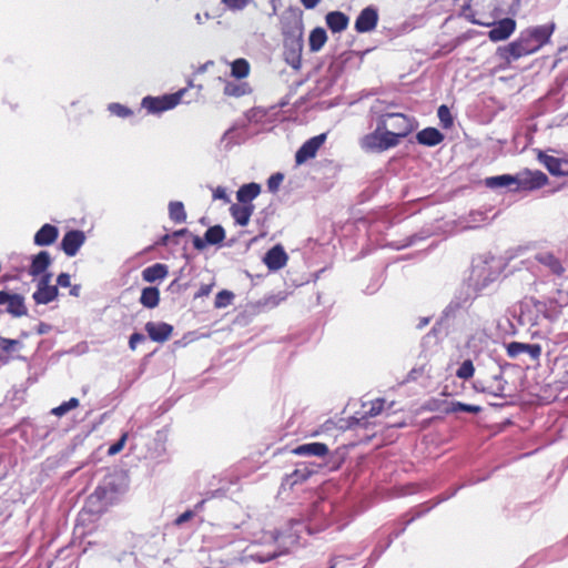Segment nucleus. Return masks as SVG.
I'll return each instance as SVG.
<instances>
[{"mask_svg":"<svg viewBox=\"0 0 568 568\" xmlns=\"http://www.w3.org/2000/svg\"><path fill=\"white\" fill-rule=\"evenodd\" d=\"M58 227L47 223L42 225L40 230L34 234L33 241L38 246H49L58 240Z\"/></svg>","mask_w":568,"mask_h":568,"instance_id":"obj_20","label":"nucleus"},{"mask_svg":"<svg viewBox=\"0 0 568 568\" xmlns=\"http://www.w3.org/2000/svg\"><path fill=\"white\" fill-rule=\"evenodd\" d=\"M516 29V21L511 18H505L495 22L488 32V38L494 41H503L508 39Z\"/></svg>","mask_w":568,"mask_h":568,"instance_id":"obj_16","label":"nucleus"},{"mask_svg":"<svg viewBox=\"0 0 568 568\" xmlns=\"http://www.w3.org/2000/svg\"><path fill=\"white\" fill-rule=\"evenodd\" d=\"M538 160L545 165L551 175L566 176L568 175V156L556 158L548 155L544 152L538 153Z\"/></svg>","mask_w":568,"mask_h":568,"instance_id":"obj_12","label":"nucleus"},{"mask_svg":"<svg viewBox=\"0 0 568 568\" xmlns=\"http://www.w3.org/2000/svg\"><path fill=\"white\" fill-rule=\"evenodd\" d=\"M378 22L377 10L373 7H367L361 11L356 21L355 30L358 33H365L374 30Z\"/></svg>","mask_w":568,"mask_h":568,"instance_id":"obj_15","label":"nucleus"},{"mask_svg":"<svg viewBox=\"0 0 568 568\" xmlns=\"http://www.w3.org/2000/svg\"><path fill=\"white\" fill-rule=\"evenodd\" d=\"M204 237L207 244L216 245L225 239V231L221 225H214L205 231Z\"/></svg>","mask_w":568,"mask_h":568,"instance_id":"obj_34","label":"nucleus"},{"mask_svg":"<svg viewBox=\"0 0 568 568\" xmlns=\"http://www.w3.org/2000/svg\"><path fill=\"white\" fill-rule=\"evenodd\" d=\"M444 134L436 128H426L416 134L419 144L426 146H435L444 141Z\"/></svg>","mask_w":568,"mask_h":568,"instance_id":"obj_24","label":"nucleus"},{"mask_svg":"<svg viewBox=\"0 0 568 568\" xmlns=\"http://www.w3.org/2000/svg\"><path fill=\"white\" fill-rule=\"evenodd\" d=\"M144 329L151 341L163 344L171 338L174 328L165 322H148Z\"/></svg>","mask_w":568,"mask_h":568,"instance_id":"obj_11","label":"nucleus"},{"mask_svg":"<svg viewBox=\"0 0 568 568\" xmlns=\"http://www.w3.org/2000/svg\"><path fill=\"white\" fill-rule=\"evenodd\" d=\"M186 89H181L171 94H164L161 97L148 95L142 99L141 106L148 111V113L159 114L175 108L182 100Z\"/></svg>","mask_w":568,"mask_h":568,"instance_id":"obj_4","label":"nucleus"},{"mask_svg":"<svg viewBox=\"0 0 568 568\" xmlns=\"http://www.w3.org/2000/svg\"><path fill=\"white\" fill-rule=\"evenodd\" d=\"M194 517V513L192 510H186L183 514H181L174 521L176 526H181L182 524L189 521Z\"/></svg>","mask_w":568,"mask_h":568,"instance_id":"obj_53","label":"nucleus"},{"mask_svg":"<svg viewBox=\"0 0 568 568\" xmlns=\"http://www.w3.org/2000/svg\"><path fill=\"white\" fill-rule=\"evenodd\" d=\"M223 92H224V94L226 97L239 98V97H242V95H244L246 93V84L227 82L224 85Z\"/></svg>","mask_w":568,"mask_h":568,"instance_id":"obj_39","label":"nucleus"},{"mask_svg":"<svg viewBox=\"0 0 568 568\" xmlns=\"http://www.w3.org/2000/svg\"><path fill=\"white\" fill-rule=\"evenodd\" d=\"M234 298V294L231 291L223 290L215 296L214 306L216 308H223L229 306Z\"/></svg>","mask_w":568,"mask_h":568,"instance_id":"obj_42","label":"nucleus"},{"mask_svg":"<svg viewBox=\"0 0 568 568\" xmlns=\"http://www.w3.org/2000/svg\"><path fill=\"white\" fill-rule=\"evenodd\" d=\"M140 303L146 308H155L160 303V291L155 286L144 287L141 292Z\"/></svg>","mask_w":568,"mask_h":568,"instance_id":"obj_29","label":"nucleus"},{"mask_svg":"<svg viewBox=\"0 0 568 568\" xmlns=\"http://www.w3.org/2000/svg\"><path fill=\"white\" fill-rule=\"evenodd\" d=\"M361 148L366 152L381 153L398 145L395 135L388 132L385 116H379L374 132L365 134L361 139Z\"/></svg>","mask_w":568,"mask_h":568,"instance_id":"obj_3","label":"nucleus"},{"mask_svg":"<svg viewBox=\"0 0 568 568\" xmlns=\"http://www.w3.org/2000/svg\"><path fill=\"white\" fill-rule=\"evenodd\" d=\"M506 382L500 373L486 374L478 377L474 384L476 390L500 397L505 393Z\"/></svg>","mask_w":568,"mask_h":568,"instance_id":"obj_5","label":"nucleus"},{"mask_svg":"<svg viewBox=\"0 0 568 568\" xmlns=\"http://www.w3.org/2000/svg\"><path fill=\"white\" fill-rule=\"evenodd\" d=\"M169 274V267L162 263H155L142 271V278L148 283L164 280Z\"/></svg>","mask_w":568,"mask_h":568,"instance_id":"obj_26","label":"nucleus"},{"mask_svg":"<svg viewBox=\"0 0 568 568\" xmlns=\"http://www.w3.org/2000/svg\"><path fill=\"white\" fill-rule=\"evenodd\" d=\"M513 184H517V178L509 174L491 176L486 180V185L489 187H504Z\"/></svg>","mask_w":568,"mask_h":568,"instance_id":"obj_35","label":"nucleus"},{"mask_svg":"<svg viewBox=\"0 0 568 568\" xmlns=\"http://www.w3.org/2000/svg\"><path fill=\"white\" fill-rule=\"evenodd\" d=\"M385 400L383 398H376L367 404H364L363 407L368 408L364 412V417H375L382 413L384 409Z\"/></svg>","mask_w":568,"mask_h":568,"instance_id":"obj_37","label":"nucleus"},{"mask_svg":"<svg viewBox=\"0 0 568 568\" xmlns=\"http://www.w3.org/2000/svg\"><path fill=\"white\" fill-rule=\"evenodd\" d=\"M327 138L326 133L315 135L305 141L295 153V162L297 165L305 163L306 161L314 159L325 143Z\"/></svg>","mask_w":568,"mask_h":568,"instance_id":"obj_8","label":"nucleus"},{"mask_svg":"<svg viewBox=\"0 0 568 568\" xmlns=\"http://www.w3.org/2000/svg\"><path fill=\"white\" fill-rule=\"evenodd\" d=\"M326 24L333 33L344 31L349 22L348 17L342 11H331L325 17Z\"/></svg>","mask_w":568,"mask_h":568,"instance_id":"obj_25","label":"nucleus"},{"mask_svg":"<svg viewBox=\"0 0 568 568\" xmlns=\"http://www.w3.org/2000/svg\"><path fill=\"white\" fill-rule=\"evenodd\" d=\"M128 440V433H123L118 442L112 444L108 449V455L113 456L119 454L125 446Z\"/></svg>","mask_w":568,"mask_h":568,"instance_id":"obj_48","label":"nucleus"},{"mask_svg":"<svg viewBox=\"0 0 568 568\" xmlns=\"http://www.w3.org/2000/svg\"><path fill=\"white\" fill-rule=\"evenodd\" d=\"M21 346L20 341L0 337V359L10 355Z\"/></svg>","mask_w":568,"mask_h":568,"instance_id":"obj_36","label":"nucleus"},{"mask_svg":"<svg viewBox=\"0 0 568 568\" xmlns=\"http://www.w3.org/2000/svg\"><path fill=\"white\" fill-rule=\"evenodd\" d=\"M108 110L111 112V114L123 119L133 114V111L130 108L121 103H111L109 104Z\"/></svg>","mask_w":568,"mask_h":568,"instance_id":"obj_44","label":"nucleus"},{"mask_svg":"<svg viewBox=\"0 0 568 568\" xmlns=\"http://www.w3.org/2000/svg\"><path fill=\"white\" fill-rule=\"evenodd\" d=\"M288 256L281 245H275L270 248L263 261L268 270L277 271L284 267L287 263Z\"/></svg>","mask_w":568,"mask_h":568,"instance_id":"obj_18","label":"nucleus"},{"mask_svg":"<svg viewBox=\"0 0 568 568\" xmlns=\"http://www.w3.org/2000/svg\"><path fill=\"white\" fill-rule=\"evenodd\" d=\"M475 367L470 359L464 361L458 369L456 371V376L460 379H469L474 376Z\"/></svg>","mask_w":568,"mask_h":568,"instance_id":"obj_40","label":"nucleus"},{"mask_svg":"<svg viewBox=\"0 0 568 568\" xmlns=\"http://www.w3.org/2000/svg\"><path fill=\"white\" fill-rule=\"evenodd\" d=\"M437 115L444 128H450L453 125V116L447 105H440L437 110Z\"/></svg>","mask_w":568,"mask_h":568,"instance_id":"obj_46","label":"nucleus"},{"mask_svg":"<svg viewBox=\"0 0 568 568\" xmlns=\"http://www.w3.org/2000/svg\"><path fill=\"white\" fill-rule=\"evenodd\" d=\"M252 1L253 0H221L227 10L233 12L244 10Z\"/></svg>","mask_w":568,"mask_h":568,"instance_id":"obj_45","label":"nucleus"},{"mask_svg":"<svg viewBox=\"0 0 568 568\" xmlns=\"http://www.w3.org/2000/svg\"><path fill=\"white\" fill-rule=\"evenodd\" d=\"M480 410H481V408L479 406L464 404L460 402L450 403V408L447 409V412H452V413L466 412V413H471V414H477Z\"/></svg>","mask_w":568,"mask_h":568,"instance_id":"obj_43","label":"nucleus"},{"mask_svg":"<svg viewBox=\"0 0 568 568\" xmlns=\"http://www.w3.org/2000/svg\"><path fill=\"white\" fill-rule=\"evenodd\" d=\"M57 286L60 287H70L71 286V277L68 273H61L57 277Z\"/></svg>","mask_w":568,"mask_h":568,"instance_id":"obj_51","label":"nucleus"},{"mask_svg":"<svg viewBox=\"0 0 568 568\" xmlns=\"http://www.w3.org/2000/svg\"><path fill=\"white\" fill-rule=\"evenodd\" d=\"M213 199L214 200H222L224 203H230V196L226 193V190L222 186H217L213 190Z\"/></svg>","mask_w":568,"mask_h":568,"instance_id":"obj_50","label":"nucleus"},{"mask_svg":"<svg viewBox=\"0 0 568 568\" xmlns=\"http://www.w3.org/2000/svg\"><path fill=\"white\" fill-rule=\"evenodd\" d=\"M254 210V205H244L241 203H236L230 206V214L234 219L235 224L240 226H246L250 223Z\"/></svg>","mask_w":568,"mask_h":568,"instance_id":"obj_21","label":"nucleus"},{"mask_svg":"<svg viewBox=\"0 0 568 568\" xmlns=\"http://www.w3.org/2000/svg\"><path fill=\"white\" fill-rule=\"evenodd\" d=\"M381 116H385V123L387 125L388 120H392L389 124L392 130H388V132L395 135L398 144L402 138H406L414 131L413 120L403 113H386L382 114Z\"/></svg>","mask_w":568,"mask_h":568,"instance_id":"obj_7","label":"nucleus"},{"mask_svg":"<svg viewBox=\"0 0 568 568\" xmlns=\"http://www.w3.org/2000/svg\"><path fill=\"white\" fill-rule=\"evenodd\" d=\"M169 240H170V235L169 234H165L161 237V240L159 241V244L161 245H168L169 243Z\"/></svg>","mask_w":568,"mask_h":568,"instance_id":"obj_59","label":"nucleus"},{"mask_svg":"<svg viewBox=\"0 0 568 568\" xmlns=\"http://www.w3.org/2000/svg\"><path fill=\"white\" fill-rule=\"evenodd\" d=\"M170 219L175 223H183L186 221V212L184 204L180 201H172L169 204Z\"/></svg>","mask_w":568,"mask_h":568,"instance_id":"obj_33","label":"nucleus"},{"mask_svg":"<svg viewBox=\"0 0 568 568\" xmlns=\"http://www.w3.org/2000/svg\"><path fill=\"white\" fill-rule=\"evenodd\" d=\"M10 293L0 291V305L7 304Z\"/></svg>","mask_w":568,"mask_h":568,"instance_id":"obj_57","label":"nucleus"},{"mask_svg":"<svg viewBox=\"0 0 568 568\" xmlns=\"http://www.w3.org/2000/svg\"><path fill=\"white\" fill-rule=\"evenodd\" d=\"M555 28V23L550 22L524 30L517 40L499 49L500 55L510 61L537 52L545 44L549 43Z\"/></svg>","mask_w":568,"mask_h":568,"instance_id":"obj_1","label":"nucleus"},{"mask_svg":"<svg viewBox=\"0 0 568 568\" xmlns=\"http://www.w3.org/2000/svg\"><path fill=\"white\" fill-rule=\"evenodd\" d=\"M251 67L246 59L239 58L231 63V75L236 79H244L250 74Z\"/></svg>","mask_w":568,"mask_h":568,"instance_id":"obj_32","label":"nucleus"},{"mask_svg":"<svg viewBox=\"0 0 568 568\" xmlns=\"http://www.w3.org/2000/svg\"><path fill=\"white\" fill-rule=\"evenodd\" d=\"M336 565L334 562L331 564L329 568H335Z\"/></svg>","mask_w":568,"mask_h":568,"instance_id":"obj_63","label":"nucleus"},{"mask_svg":"<svg viewBox=\"0 0 568 568\" xmlns=\"http://www.w3.org/2000/svg\"><path fill=\"white\" fill-rule=\"evenodd\" d=\"M203 504H204V500L200 501V503L196 505V507H197V508H199V507H202V506H203Z\"/></svg>","mask_w":568,"mask_h":568,"instance_id":"obj_61","label":"nucleus"},{"mask_svg":"<svg viewBox=\"0 0 568 568\" xmlns=\"http://www.w3.org/2000/svg\"><path fill=\"white\" fill-rule=\"evenodd\" d=\"M51 280H52L51 273L43 274L39 278V281L37 283V290L32 294V298L36 304H39V305L44 304L45 305V304L53 302L58 297V295H59L58 286L52 285Z\"/></svg>","mask_w":568,"mask_h":568,"instance_id":"obj_6","label":"nucleus"},{"mask_svg":"<svg viewBox=\"0 0 568 568\" xmlns=\"http://www.w3.org/2000/svg\"><path fill=\"white\" fill-rule=\"evenodd\" d=\"M292 453L298 456L324 457L328 454V447L323 443H307L295 447Z\"/></svg>","mask_w":568,"mask_h":568,"instance_id":"obj_23","label":"nucleus"},{"mask_svg":"<svg viewBox=\"0 0 568 568\" xmlns=\"http://www.w3.org/2000/svg\"><path fill=\"white\" fill-rule=\"evenodd\" d=\"M549 182L548 176L539 170L524 172L517 178V189L534 191L544 187Z\"/></svg>","mask_w":568,"mask_h":568,"instance_id":"obj_9","label":"nucleus"},{"mask_svg":"<svg viewBox=\"0 0 568 568\" xmlns=\"http://www.w3.org/2000/svg\"><path fill=\"white\" fill-rule=\"evenodd\" d=\"M303 38L284 39V59L287 64L294 69H300L302 64Z\"/></svg>","mask_w":568,"mask_h":568,"instance_id":"obj_10","label":"nucleus"},{"mask_svg":"<svg viewBox=\"0 0 568 568\" xmlns=\"http://www.w3.org/2000/svg\"><path fill=\"white\" fill-rule=\"evenodd\" d=\"M507 356L516 358L520 354H528L532 359H539L541 355V346L539 344H526L520 342H511L506 345Z\"/></svg>","mask_w":568,"mask_h":568,"instance_id":"obj_14","label":"nucleus"},{"mask_svg":"<svg viewBox=\"0 0 568 568\" xmlns=\"http://www.w3.org/2000/svg\"><path fill=\"white\" fill-rule=\"evenodd\" d=\"M536 260L546 266L554 275L561 276L565 273L560 260L551 253H540L536 256Z\"/></svg>","mask_w":568,"mask_h":568,"instance_id":"obj_27","label":"nucleus"},{"mask_svg":"<svg viewBox=\"0 0 568 568\" xmlns=\"http://www.w3.org/2000/svg\"><path fill=\"white\" fill-rule=\"evenodd\" d=\"M275 556H276V554H273V555L268 556V557H267V559H272V558H274Z\"/></svg>","mask_w":568,"mask_h":568,"instance_id":"obj_62","label":"nucleus"},{"mask_svg":"<svg viewBox=\"0 0 568 568\" xmlns=\"http://www.w3.org/2000/svg\"><path fill=\"white\" fill-rule=\"evenodd\" d=\"M284 180V175L280 172L272 174L267 180V189L270 192H276Z\"/></svg>","mask_w":568,"mask_h":568,"instance_id":"obj_47","label":"nucleus"},{"mask_svg":"<svg viewBox=\"0 0 568 568\" xmlns=\"http://www.w3.org/2000/svg\"><path fill=\"white\" fill-rule=\"evenodd\" d=\"M80 290H81L80 285H71L69 294L71 296L78 297L80 295Z\"/></svg>","mask_w":568,"mask_h":568,"instance_id":"obj_56","label":"nucleus"},{"mask_svg":"<svg viewBox=\"0 0 568 568\" xmlns=\"http://www.w3.org/2000/svg\"><path fill=\"white\" fill-rule=\"evenodd\" d=\"M327 41L326 31L322 27L313 29L310 33L308 45L312 52L320 51Z\"/></svg>","mask_w":568,"mask_h":568,"instance_id":"obj_31","label":"nucleus"},{"mask_svg":"<svg viewBox=\"0 0 568 568\" xmlns=\"http://www.w3.org/2000/svg\"><path fill=\"white\" fill-rule=\"evenodd\" d=\"M303 20L296 14H291L282 20V33L284 39L303 38Z\"/></svg>","mask_w":568,"mask_h":568,"instance_id":"obj_17","label":"nucleus"},{"mask_svg":"<svg viewBox=\"0 0 568 568\" xmlns=\"http://www.w3.org/2000/svg\"><path fill=\"white\" fill-rule=\"evenodd\" d=\"M186 233H187V230H186V229H181V230H179V231H175V232L173 233V235H174V236H183V235H185Z\"/></svg>","mask_w":568,"mask_h":568,"instance_id":"obj_60","label":"nucleus"},{"mask_svg":"<svg viewBox=\"0 0 568 568\" xmlns=\"http://www.w3.org/2000/svg\"><path fill=\"white\" fill-rule=\"evenodd\" d=\"M496 0H468L462 7V16L469 22L491 27L497 18Z\"/></svg>","mask_w":568,"mask_h":568,"instance_id":"obj_2","label":"nucleus"},{"mask_svg":"<svg viewBox=\"0 0 568 568\" xmlns=\"http://www.w3.org/2000/svg\"><path fill=\"white\" fill-rule=\"evenodd\" d=\"M321 0H301L302 4L305 9H313L315 8Z\"/></svg>","mask_w":568,"mask_h":568,"instance_id":"obj_55","label":"nucleus"},{"mask_svg":"<svg viewBox=\"0 0 568 568\" xmlns=\"http://www.w3.org/2000/svg\"><path fill=\"white\" fill-rule=\"evenodd\" d=\"M7 312L13 317H21L28 314L24 297L20 294H10L7 302Z\"/></svg>","mask_w":568,"mask_h":568,"instance_id":"obj_28","label":"nucleus"},{"mask_svg":"<svg viewBox=\"0 0 568 568\" xmlns=\"http://www.w3.org/2000/svg\"><path fill=\"white\" fill-rule=\"evenodd\" d=\"M84 242V232L80 230H71L64 234L61 241V250L65 253V255L71 257L79 252Z\"/></svg>","mask_w":568,"mask_h":568,"instance_id":"obj_13","label":"nucleus"},{"mask_svg":"<svg viewBox=\"0 0 568 568\" xmlns=\"http://www.w3.org/2000/svg\"><path fill=\"white\" fill-rule=\"evenodd\" d=\"M213 284H202L199 291L194 294V298H200L210 295Z\"/></svg>","mask_w":568,"mask_h":568,"instance_id":"obj_52","label":"nucleus"},{"mask_svg":"<svg viewBox=\"0 0 568 568\" xmlns=\"http://www.w3.org/2000/svg\"><path fill=\"white\" fill-rule=\"evenodd\" d=\"M261 193V185L251 182L247 184H243L236 192V200L239 203L244 205H254L252 202L256 199Z\"/></svg>","mask_w":568,"mask_h":568,"instance_id":"obj_22","label":"nucleus"},{"mask_svg":"<svg viewBox=\"0 0 568 568\" xmlns=\"http://www.w3.org/2000/svg\"><path fill=\"white\" fill-rule=\"evenodd\" d=\"M79 406V399L75 397L70 398L68 402H63L58 407H54L51 413L55 416H63L69 410L74 409Z\"/></svg>","mask_w":568,"mask_h":568,"instance_id":"obj_41","label":"nucleus"},{"mask_svg":"<svg viewBox=\"0 0 568 568\" xmlns=\"http://www.w3.org/2000/svg\"><path fill=\"white\" fill-rule=\"evenodd\" d=\"M145 341V336L141 333H133L129 338V347L131 351H135L139 343Z\"/></svg>","mask_w":568,"mask_h":568,"instance_id":"obj_49","label":"nucleus"},{"mask_svg":"<svg viewBox=\"0 0 568 568\" xmlns=\"http://www.w3.org/2000/svg\"><path fill=\"white\" fill-rule=\"evenodd\" d=\"M51 256L47 251H40L38 254L33 255L31 258V264L29 266L28 273L29 275L37 277L47 274V270L51 265Z\"/></svg>","mask_w":568,"mask_h":568,"instance_id":"obj_19","label":"nucleus"},{"mask_svg":"<svg viewBox=\"0 0 568 568\" xmlns=\"http://www.w3.org/2000/svg\"><path fill=\"white\" fill-rule=\"evenodd\" d=\"M498 276V270H473L471 281L476 287H485L489 282Z\"/></svg>","mask_w":568,"mask_h":568,"instance_id":"obj_30","label":"nucleus"},{"mask_svg":"<svg viewBox=\"0 0 568 568\" xmlns=\"http://www.w3.org/2000/svg\"><path fill=\"white\" fill-rule=\"evenodd\" d=\"M206 242H205V239H201L200 236H194L193 237V246L199 250V251H202L203 248H205L206 246Z\"/></svg>","mask_w":568,"mask_h":568,"instance_id":"obj_54","label":"nucleus"},{"mask_svg":"<svg viewBox=\"0 0 568 568\" xmlns=\"http://www.w3.org/2000/svg\"><path fill=\"white\" fill-rule=\"evenodd\" d=\"M212 64H213V62H212V61H209V62H206V63H204V64L200 65V67L197 68V70H196V73H203V72H205V71H206V69H207V65H212Z\"/></svg>","mask_w":568,"mask_h":568,"instance_id":"obj_58","label":"nucleus"},{"mask_svg":"<svg viewBox=\"0 0 568 568\" xmlns=\"http://www.w3.org/2000/svg\"><path fill=\"white\" fill-rule=\"evenodd\" d=\"M313 474V470L310 469L307 466H303V467H298L296 468L290 476L288 478L291 479V484L292 485H296V484H300V483H303L305 481L306 479H308L311 477V475Z\"/></svg>","mask_w":568,"mask_h":568,"instance_id":"obj_38","label":"nucleus"}]
</instances>
